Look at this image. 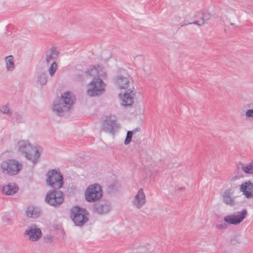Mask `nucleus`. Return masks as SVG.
<instances>
[{"label": "nucleus", "mask_w": 253, "mask_h": 253, "mask_svg": "<svg viewBox=\"0 0 253 253\" xmlns=\"http://www.w3.org/2000/svg\"><path fill=\"white\" fill-rule=\"evenodd\" d=\"M19 150L25 154V156L34 163L40 158V153L36 147H32L24 140L18 142Z\"/></svg>", "instance_id": "obj_1"}, {"label": "nucleus", "mask_w": 253, "mask_h": 253, "mask_svg": "<svg viewBox=\"0 0 253 253\" xmlns=\"http://www.w3.org/2000/svg\"><path fill=\"white\" fill-rule=\"evenodd\" d=\"M61 100L65 105H63V103L61 102L56 103L54 104L53 110L57 113H60L65 110L68 109L69 106H67L72 105L74 103L75 98L72 93L67 91L62 94Z\"/></svg>", "instance_id": "obj_2"}, {"label": "nucleus", "mask_w": 253, "mask_h": 253, "mask_svg": "<svg viewBox=\"0 0 253 253\" xmlns=\"http://www.w3.org/2000/svg\"><path fill=\"white\" fill-rule=\"evenodd\" d=\"M71 217L76 225L81 226L88 220V214L84 209L74 207L71 210Z\"/></svg>", "instance_id": "obj_3"}, {"label": "nucleus", "mask_w": 253, "mask_h": 253, "mask_svg": "<svg viewBox=\"0 0 253 253\" xmlns=\"http://www.w3.org/2000/svg\"><path fill=\"white\" fill-rule=\"evenodd\" d=\"M46 182L53 188H60L63 183V176L59 172L50 170L47 173Z\"/></svg>", "instance_id": "obj_4"}, {"label": "nucleus", "mask_w": 253, "mask_h": 253, "mask_svg": "<svg viewBox=\"0 0 253 253\" xmlns=\"http://www.w3.org/2000/svg\"><path fill=\"white\" fill-rule=\"evenodd\" d=\"M1 167L3 172L9 174H16L20 171L22 166L15 160H9L3 162Z\"/></svg>", "instance_id": "obj_5"}, {"label": "nucleus", "mask_w": 253, "mask_h": 253, "mask_svg": "<svg viewBox=\"0 0 253 253\" xmlns=\"http://www.w3.org/2000/svg\"><path fill=\"white\" fill-rule=\"evenodd\" d=\"M105 86V84L101 79H94L89 84L87 93L89 96L99 95L104 91Z\"/></svg>", "instance_id": "obj_6"}, {"label": "nucleus", "mask_w": 253, "mask_h": 253, "mask_svg": "<svg viewBox=\"0 0 253 253\" xmlns=\"http://www.w3.org/2000/svg\"><path fill=\"white\" fill-rule=\"evenodd\" d=\"M84 195L87 201H94L102 196V190L98 184L91 185L86 189Z\"/></svg>", "instance_id": "obj_7"}, {"label": "nucleus", "mask_w": 253, "mask_h": 253, "mask_svg": "<svg viewBox=\"0 0 253 253\" xmlns=\"http://www.w3.org/2000/svg\"><path fill=\"white\" fill-rule=\"evenodd\" d=\"M134 86L130 87L127 90H126L123 94H119V98L121 102V104L125 106H131L134 103V97L135 93L134 89Z\"/></svg>", "instance_id": "obj_8"}, {"label": "nucleus", "mask_w": 253, "mask_h": 253, "mask_svg": "<svg viewBox=\"0 0 253 253\" xmlns=\"http://www.w3.org/2000/svg\"><path fill=\"white\" fill-rule=\"evenodd\" d=\"M64 200L62 193L60 191H52L46 194L45 201L49 204L56 206L60 205Z\"/></svg>", "instance_id": "obj_9"}, {"label": "nucleus", "mask_w": 253, "mask_h": 253, "mask_svg": "<svg viewBox=\"0 0 253 253\" xmlns=\"http://www.w3.org/2000/svg\"><path fill=\"white\" fill-rule=\"evenodd\" d=\"M60 53L58 48L56 45H52L44 52L46 62L47 63H56L58 61Z\"/></svg>", "instance_id": "obj_10"}, {"label": "nucleus", "mask_w": 253, "mask_h": 253, "mask_svg": "<svg viewBox=\"0 0 253 253\" xmlns=\"http://www.w3.org/2000/svg\"><path fill=\"white\" fill-rule=\"evenodd\" d=\"M42 236L41 230L36 225H32L25 230L24 236L28 240L35 242L39 240Z\"/></svg>", "instance_id": "obj_11"}, {"label": "nucleus", "mask_w": 253, "mask_h": 253, "mask_svg": "<svg viewBox=\"0 0 253 253\" xmlns=\"http://www.w3.org/2000/svg\"><path fill=\"white\" fill-rule=\"evenodd\" d=\"M92 54L104 62H107L112 57L111 51L107 49H102L100 47H96L92 50Z\"/></svg>", "instance_id": "obj_12"}, {"label": "nucleus", "mask_w": 253, "mask_h": 253, "mask_svg": "<svg viewBox=\"0 0 253 253\" xmlns=\"http://www.w3.org/2000/svg\"><path fill=\"white\" fill-rule=\"evenodd\" d=\"M247 212L246 210H243L238 213L225 216L224 220L231 224H237L241 222L246 217Z\"/></svg>", "instance_id": "obj_13"}, {"label": "nucleus", "mask_w": 253, "mask_h": 253, "mask_svg": "<svg viewBox=\"0 0 253 253\" xmlns=\"http://www.w3.org/2000/svg\"><path fill=\"white\" fill-rule=\"evenodd\" d=\"M196 16L197 18H200V20H196L192 23L181 24V26L182 27L184 25L190 24H194L199 26L203 25L205 23H206L209 20L211 19V14L208 11L205 12H199L197 13Z\"/></svg>", "instance_id": "obj_14"}, {"label": "nucleus", "mask_w": 253, "mask_h": 253, "mask_svg": "<svg viewBox=\"0 0 253 253\" xmlns=\"http://www.w3.org/2000/svg\"><path fill=\"white\" fill-rule=\"evenodd\" d=\"M116 84L120 89L127 90L130 87L134 86L133 83L130 82L127 78L119 76L116 79Z\"/></svg>", "instance_id": "obj_15"}, {"label": "nucleus", "mask_w": 253, "mask_h": 253, "mask_svg": "<svg viewBox=\"0 0 253 253\" xmlns=\"http://www.w3.org/2000/svg\"><path fill=\"white\" fill-rule=\"evenodd\" d=\"M102 126L104 129L110 131L112 130L114 127H118L116 117L114 115L106 117L105 120L102 122Z\"/></svg>", "instance_id": "obj_16"}, {"label": "nucleus", "mask_w": 253, "mask_h": 253, "mask_svg": "<svg viewBox=\"0 0 253 253\" xmlns=\"http://www.w3.org/2000/svg\"><path fill=\"white\" fill-rule=\"evenodd\" d=\"M240 189L247 198L253 196V184L250 181L245 182L240 186Z\"/></svg>", "instance_id": "obj_17"}, {"label": "nucleus", "mask_w": 253, "mask_h": 253, "mask_svg": "<svg viewBox=\"0 0 253 253\" xmlns=\"http://www.w3.org/2000/svg\"><path fill=\"white\" fill-rule=\"evenodd\" d=\"M234 193V190L233 189L225 190L222 194L223 202L227 205H233L234 203V199L233 196Z\"/></svg>", "instance_id": "obj_18"}, {"label": "nucleus", "mask_w": 253, "mask_h": 253, "mask_svg": "<svg viewBox=\"0 0 253 253\" xmlns=\"http://www.w3.org/2000/svg\"><path fill=\"white\" fill-rule=\"evenodd\" d=\"M19 188L14 183H10L3 186L2 191L5 195H10L17 192Z\"/></svg>", "instance_id": "obj_19"}, {"label": "nucleus", "mask_w": 253, "mask_h": 253, "mask_svg": "<svg viewBox=\"0 0 253 253\" xmlns=\"http://www.w3.org/2000/svg\"><path fill=\"white\" fill-rule=\"evenodd\" d=\"M145 202V195L142 189H140L137 194L135 196L134 201V204L137 207L139 208L144 204Z\"/></svg>", "instance_id": "obj_20"}, {"label": "nucleus", "mask_w": 253, "mask_h": 253, "mask_svg": "<svg viewBox=\"0 0 253 253\" xmlns=\"http://www.w3.org/2000/svg\"><path fill=\"white\" fill-rule=\"evenodd\" d=\"M26 214L29 217L36 218L39 216V211L37 209L31 206L28 208Z\"/></svg>", "instance_id": "obj_21"}, {"label": "nucleus", "mask_w": 253, "mask_h": 253, "mask_svg": "<svg viewBox=\"0 0 253 253\" xmlns=\"http://www.w3.org/2000/svg\"><path fill=\"white\" fill-rule=\"evenodd\" d=\"M242 169L246 173L253 174V164L243 165Z\"/></svg>", "instance_id": "obj_22"}, {"label": "nucleus", "mask_w": 253, "mask_h": 253, "mask_svg": "<svg viewBox=\"0 0 253 253\" xmlns=\"http://www.w3.org/2000/svg\"><path fill=\"white\" fill-rule=\"evenodd\" d=\"M132 137V132L131 131H128L126 134V137L125 141L126 144H129L131 141Z\"/></svg>", "instance_id": "obj_23"}, {"label": "nucleus", "mask_w": 253, "mask_h": 253, "mask_svg": "<svg viewBox=\"0 0 253 253\" xmlns=\"http://www.w3.org/2000/svg\"><path fill=\"white\" fill-rule=\"evenodd\" d=\"M57 68V64H51L50 68L49 69V74L51 76H52L53 74L55 73L56 69Z\"/></svg>", "instance_id": "obj_24"}, {"label": "nucleus", "mask_w": 253, "mask_h": 253, "mask_svg": "<svg viewBox=\"0 0 253 253\" xmlns=\"http://www.w3.org/2000/svg\"><path fill=\"white\" fill-rule=\"evenodd\" d=\"M14 57L12 55L6 56L4 58L5 63H14Z\"/></svg>", "instance_id": "obj_25"}, {"label": "nucleus", "mask_w": 253, "mask_h": 253, "mask_svg": "<svg viewBox=\"0 0 253 253\" xmlns=\"http://www.w3.org/2000/svg\"><path fill=\"white\" fill-rule=\"evenodd\" d=\"M134 61L136 62H143L144 61V58L142 56L138 55L135 57Z\"/></svg>", "instance_id": "obj_26"}, {"label": "nucleus", "mask_w": 253, "mask_h": 253, "mask_svg": "<svg viewBox=\"0 0 253 253\" xmlns=\"http://www.w3.org/2000/svg\"><path fill=\"white\" fill-rule=\"evenodd\" d=\"M40 82L42 84H44L46 82V78L44 75H43L40 77Z\"/></svg>", "instance_id": "obj_27"}, {"label": "nucleus", "mask_w": 253, "mask_h": 253, "mask_svg": "<svg viewBox=\"0 0 253 253\" xmlns=\"http://www.w3.org/2000/svg\"><path fill=\"white\" fill-rule=\"evenodd\" d=\"M1 111L4 114H7L9 112V109L8 106H5L1 108Z\"/></svg>", "instance_id": "obj_28"}, {"label": "nucleus", "mask_w": 253, "mask_h": 253, "mask_svg": "<svg viewBox=\"0 0 253 253\" xmlns=\"http://www.w3.org/2000/svg\"><path fill=\"white\" fill-rule=\"evenodd\" d=\"M246 115L248 117H251L253 118V110H249L246 112Z\"/></svg>", "instance_id": "obj_29"}, {"label": "nucleus", "mask_w": 253, "mask_h": 253, "mask_svg": "<svg viewBox=\"0 0 253 253\" xmlns=\"http://www.w3.org/2000/svg\"><path fill=\"white\" fill-rule=\"evenodd\" d=\"M91 74L94 76L96 74L98 75L99 74L98 73L97 70L96 69H94L91 70Z\"/></svg>", "instance_id": "obj_30"}, {"label": "nucleus", "mask_w": 253, "mask_h": 253, "mask_svg": "<svg viewBox=\"0 0 253 253\" xmlns=\"http://www.w3.org/2000/svg\"><path fill=\"white\" fill-rule=\"evenodd\" d=\"M14 64H7V68L8 70H11L14 68Z\"/></svg>", "instance_id": "obj_31"}, {"label": "nucleus", "mask_w": 253, "mask_h": 253, "mask_svg": "<svg viewBox=\"0 0 253 253\" xmlns=\"http://www.w3.org/2000/svg\"><path fill=\"white\" fill-rule=\"evenodd\" d=\"M138 111H139V112H140L141 113H143L144 111V107L139 108V109H138Z\"/></svg>", "instance_id": "obj_32"}, {"label": "nucleus", "mask_w": 253, "mask_h": 253, "mask_svg": "<svg viewBox=\"0 0 253 253\" xmlns=\"http://www.w3.org/2000/svg\"><path fill=\"white\" fill-rule=\"evenodd\" d=\"M233 180V179H232V180H231V181H230V183H231V184H232V182Z\"/></svg>", "instance_id": "obj_33"}, {"label": "nucleus", "mask_w": 253, "mask_h": 253, "mask_svg": "<svg viewBox=\"0 0 253 253\" xmlns=\"http://www.w3.org/2000/svg\"><path fill=\"white\" fill-rule=\"evenodd\" d=\"M230 24H231V25H232V26H234V25H235L234 23H231Z\"/></svg>", "instance_id": "obj_34"}, {"label": "nucleus", "mask_w": 253, "mask_h": 253, "mask_svg": "<svg viewBox=\"0 0 253 253\" xmlns=\"http://www.w3.org/2000/svg\"><path fill=\"white\" fill-rule=\"evenodd\" d=\"M234 188H235V187H234V188H232V189L234 190Z\"/></svg>", "instance_id": "obj_35"}]
</instances>
